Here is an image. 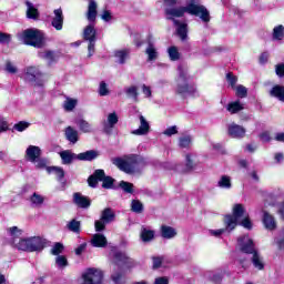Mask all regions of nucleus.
I'll list each match as a JSON object with an SVG mask.
<instances>
[{
    "label": "nucleus",
    "mask_w": 284,
    "mask_h": 284,
    "mask_svg": "<svg viewBox=\"0 0 284 284\" xmlns=\"http://www.w3.org/2000/svg\"><path fill=\"white\" fill-rule=\"evenodd\" d=\"M185 12L199 17L204 23H210V11L201 4V0H186L185 7L166 9L165 11L168 19L171 21H176V18L183 17Z\"/></svg>",
    "instance_id": "nucleus-1"
},
{
    "label": "nucleus",
    "mask_w": 284,
    "mask_h": 284,
    "mask_svg": "<svg viewBox=\"0 0 284 284\" xmlns=\"http://www.w3.org/2000/svg\"><path fill=\"white\" fill-rule=\"evenodd\" d=\"M8 234L12 239L13 246L21 252H41L45 247V240L41 236L19 239L23 231L17 226L9 227Z\"/></svg>",
    "instance_id": "nucleus-2"
},
{
    "label": "nucleus",
    "mask_w": 284,
    "mask_h": 284,
    "mask_svg": "<svg viewBox=\"0 0 284 284\" xmlns=\"http://www.w3.org/2000/svg\"><path fill=\"white\" fill-rule=\"evenodd\" d=\"M175 94L182 97V99H187V97H196L199 91H196V85L190 83V74H187V67L180 64L178 67V78L174 85Z\"/></svg>",
    "instance_id": "nucleus-3"
},
{
    "label": "nucleus",
    "mask_w": 284,
    "mask_h": 284,
    "mask_svg": "<svg viewBox=\"0 0 284 284\" xmlns=\"http://www.w3.org/2000/svg\"><path fill=\"white\" fill-rule=\"evenodd\" d=\"M111 161L115 168L120 169L121 172L125 174H139V172L145 168V159L135 154L124 158H113Z\"/></svg>",
    "instance_id": "nucleus-4"
},
{
    "label": "nucleus",
    "mask_w": 284,
    "mask_h": 284,
    "mask_svg": "<svg viewBox=\"0 0 284 284\" xmlns=\"http://www.w3.org/2000/svg\"><path fill=\"white\" fill-rule=\"evenodd\" d=\"M237 245L244 254H253L252 263L256 270H263L265 264L263 263V257L258 252H256V247L254 246V241L250 239V235L240 236L237 239Z\"/></svg>",
    "instance_id": "nucleus-5"
},
{
    "label": "nucleus",
    "mask_w": 284,
    "mask_h": 284,
    "mask_svg": "<svg viewBox=\"0 0 284 284\" xmlns=\"http://www.w3.org/2000/svg\"><path fill=\"white\" fill-rule=\"evenodd\" d=\"M19 41L24 45H32L33 48H43V33L38 29H26L17 34Z\"/></svg>",
    "instance_id": "nucleus-6"
},
{
    "label": "nucleus",
    "mask_w": 284,
    "mask_h": 284,
    "mask_svg": "<svg viewBox=\"0 0 284 284\" xmlns=\"http://www.w3.org/2000/svg\"><path fill=\"white\" fill-rule=\"evenodd\" d=\"M247 216L245 206L243 204H234L232 209V214L224 216V225L227 226V230H235L236 225Z\"/></svg>",
    "instance_id": "nucleus-7"
},
{
    "label": "nucleus",
    "mask_w": 284,
    "mask_h": 284,
    "mask_svg": "<svg viewBox=\"0 0 284 284\" xmlns=\"http://www.w3.org/2000/svg\"><path fill=\"white\" fill-rule=\"evenodd\" d=\"M24 79L38 88H43L47 81L45 74L39 70V67H28L24 70Z\"/></svg>",
    "instance_id": "nucleus-8"
},
{
    "label": "nucleus",
    "mask_w": 284,
    "mask_h": 284,
    "mask_svg": "<svg viewBox=\"0 0 284 284\" xmlns=\"http://www.w3.org/2000/svg\"><path fill=\"white\" fill-rule=\"evenodd\" d=\"M81 284H103V271L101 268H87L82 274Z\"/></svg>",
    "instance_id": "nucleus-9"
},
{
    "label": "nucleus",
    "mask_w": 284,
    "mask_h": 284,
    "mask_svg": "<svg viewBox=\"0 0 284 284\" xmlns=\"http://www.w3.org/2000/svg\"><path fill=\"white\" fill-rule=\"evenodd\" d=\"M83 38H84V41H89L88 57H93L94 45H97V29H94V24H89L84 28Z\"/></svg>",
    "instance_id": "nucleus-10"
},
{
    "label": "nucleus",
    "mask_w": 284,
    "mask_h": 284,
    "mask_svg": "<svg viewBox=\"0 0 284 284\" xmlns=\"http://www.w3.org/2000/svg\"><path fill=\"white\" fill-rule=\"evenodd\" d=\"M114 211H112V209H104L101 213V219L97 220L94 223L95 232H103V230H105V225L114 221Z\"/></svg>",
    "instance_id": "nucleus-11"
},
{
    "label": "nucleus",
    "mask_w": 284,
    "mask_h": 284,
    "mask_svg": "<svg viewBox=\"0 0 284 284\" xmlns=\"http://www.w3.org/2000/svg\"><path fill=\"white\" fill-rule=\"evenodd\" d=\"M201 163L199 154L191 152L185 155V166L181 169V165H178L175 170L178 172H190L191 170H196V166Z\"/></svg>",
    "instance_id": "nucleus-12"
},
{
    "label": "nucleus",
    "mask_w": 284,
    "mask_h": 284,
    "mask_svg": "<svg viewBox=\"0 0 284 284\" xmlns=\"http://www.w3.org/2000/svg\"><path fill=\"white\" fill-rule=\"evenodd\" d=\"M112 257L115 265L125 267H132V265H134V260L121 251H113Z\"/></svg>",
    "instance_id": "nucleus-13"
},
{
    "label": "nucleus",
    "mask_w": 284,
    "mask_h": 284,
    "mask_svg": "<svg viewBox=\"0 0 284 284\" xmlns=\"http://www.w3.org/2000/svg\"><path fill=\"white\" fill-rule=\"evenodd\" d=\"M140 125L138 129L131 131V134H134V136H145L146 134H150V122L145 119V116L140 115Z\"/></svg>",
    "instance_id": "nucleus-14"
},
{
    "label": "nucleus",
    "mask_w": 284,
    "mask_h": 284,
    "mask_svg": "<svg viewBox=\"0 0 284 284\" xmlns=\"http://www.w3.org/2000/svg\"><path fill=\"white\" fill-rule=\"evenodd\" d=\"M63 10L62 9H54L53 17L51 18V26L54 30H63Z\"/></svg>",
    "instance_id": "nucleus-15"
},
{
    "label": "nucleus",
    "mask_w": 284,
    "mask_h": 284,
    "mask_svg": "<svg viewBox=\"0 0 284 284\" xmlns=\"http://www.w3.org/2000/svg\"><path fill=\"white\" fill-rule=\"evenodd\" d=\"M227 132H229V136H231L232 139H243V136H245V128L236 124V123H231L227 126Z\"/></svg>",
    "instance_id": "nucleus-16"
},
{
    "label": "nucleus",
    "mask_w": 284,
    "mask_h": 284,
    "mask_svg": "<svg viewBox=\"0 0 284 284\" xmlns=\"http://www.w3.org/2000/svg\"><path fill=\"white\" fill-rule=\"evenodd\" d=\"M116 123H119V114H116V112L109 113L106 121H104V132L111 134Z\"/></svg>",
    "instance_id": "nucleus-17"
},
{
    "label": "nucleus",
    "mask_w": 284,
    "mask_h": 284,
    "mask_svg": "<svg viewBox=\"0 0 284 284\" xmlns=\"http://www.w3.org/2000/svg\"><path fill=\"white\" fill-rule=\"evenodd\" d=\"M145 54L148 57V61H156L159 59V51L152 41V37L148 39V47L145 49Z\"/></svg>",
    "instance_id": "nucleus-18"
},
{
    "label": "nucleus",
    "mask_w": 284,
    "mask_h": 284,
    "mask_svg": "<svg viewBox=\"0 0 284 284\" xmlns=\"http://www.w3.org/2000/svg\"><path fill=\"white\" fill-rule=\"evenodd\" d=\"M26 158L27 161H30L31 163L37 161V159L41 158V148L36 145H29L26 151Z\"/></svg>",
    "instance_id": "nucleus-19"
},
{
    "label": "nucleus",
    "mask_w": 284,
    "mask_h": 284,
    "mask_svg": "<svg viewBox=\"0 0 284 284\" xmlns=\"http://www.w3.org/2000/svg\"><path fill=\"white\" fill-rule=\"evenodd\" d=\"M90 243L92 247H106L108 246V237L101 233H95L92 235Z\"/></svg>",
    "instance_id": "nucleus-20"
},
{
    "label": "nucleus",
    "mask_w": 284,
    "mask_h": 284,
    "mask_svg": "<svg viewBox=\"0 0 284 284\" xmlns=\"http://www.w3.org/2000/svg\"><path fill=\"white\" fill-rule=\"evenodd\" d=\"M174 26L176 27L178 36L182 41L187 39V23L181 22L179 20H173Z\"/></svg>",
    "instance_id": "nucleus-21"
},
{
    "label": "nucleus",
    "mask_w": 284,
    "mask_h": 284,
    "mask_svg": "<svg viewBox=\"0 0 284 284\" xmlns=\"http://www.w3.org/2000/svg\"><path fill=\"white\" fill-rule=\"evenodd\" d=\"M73 203L78 205V207H82V209L90 207V199H88L81 193L73 194Z\"/></svg>",
    "instance_id": "nucleus-22"
},
{
    "label": "nucleus",
    "mask_w": 284,
    "mask_h": 284,
    "mask_svg": "<svg viewBox=\"0 0 284 284\" xmlns=\"http://www.w3.org/2000/svg\"><path fill=\"white\" fill-rule=\"evenodd\" d=\"M262 221L266 230H276V220H274V216H272V214L267 213L266 211L263 212Z\"/></svg>",
    "instance_id": "nucleus-23"
},
{
    "label": "nucleus",
    "mask_w": 284,
    "mask_h": 284,
    "mask_svg": "<svg viewBox=\"0 0 284 284\" xmlns=\"http://www.w3.org/2000/svg\"><path fill=\"white\" fill-rule=\"evenodd\" d=\"M77 156H78V154L73 153L70 150L60 152V159H62L63 165H70V163H72V161H78Z\"/></svg>",
    "instance_id": "nucleus-24"
},
{
    "label": "nucleus",
    "mask_w": 284,
    "mask_h": 284,
    "mask_svg": "<svg viewBox=\"0 0 284 284\" xmlns=\"http://www.w3.org/2000/svg\"><path fill=\"white\" fill-rule=\"evenodd\" d=\"M270 97H272L273 99H277V101L284 103V87L281 84L274 85L270 90Z\"/></svg>",
    "instance_id": "nucleus-25"
},
{
    "label": "nucleus",
    "mask_w": 284,
    "mask_h": 284,
    "mask_svg": "<svg viewBox=\"0 0 284 284\" xmlns=\"http://www.w3.org/2000/svg\"><path fill=\"white\" fill-rule=\"evenodd\" d=\"M104 176L103 170H95V172L88 179L90 187H97L99 181H102Z\"/></svg>",
    "instance_id": "nucleus-26"
},
{
    "label": "nucleus",
    "mask_w": 284,
    "mask_h": 284,
    "mask_svg": "<svg viewBox=\"0 0 284 284\" xmlns=\"http://www.w3.org/2000/svg\"><path fill=\"white\" fill-rule=\"evenodd\" d=\"M226 110L230 112V114H239V112L245 110V104L239 100L233 101L226 105Z\"/></svg>",
    "instance_id": "nucleus-27"
},
{
    "label": "nucleus",
    "mask_w": 284,
    "mask_h": 284,
    "mask_svg": "<svg viewBox=\"0 0 284 284\" xmlns=\"http://www.w3.org/2000/svg\"><path fill=\"white\" fill-rule=\"evenodd\" d=\"M87 19L90 23H94L97 21V1L89 0Z\"/></svg>",
    "instance_id": "nucleus-28"
},
{
    "label": "nucleus",
    "mask_w": 284,
    "mask_h": 284,
    "mask_svg": "<svg viewBox=\"0 0 284 284\" xmlns=\"http://www.w3.org/2000/svg\"><path fill=\"white\" fill-rule=\"evenodd\" d=\"M67 141L71 142L73 145L79 141V131L72 126H68L64 131Z\"/></svg>",
    "instance_id": "nucleus-29"
},
{
    "label": "nucleus",
    "mask_w": 284,
    "mask_h": 284,
    "mask_svg": "<svg viewBox=\"0 0 284 284\" xmlns=\"http://www.w3.org/2000/svg\"><path fill=\"white\" fill-rule=\"evenodd\" d=\"M140 239L143 243H150V241L154 239V231H152L150 227L142 226Z\"/></svg>",
    "instance_id": "nucleus-30"
},
{
    "label": "nucleus",
    "mask_w": 284,
    "mask_h": 284,
    "mask_svg": "<svg viewBox=\"0 0 284 284\" xmlns=\"http://www.w3.org/2000/svg\"><path fill=\"white\" fill-rule=\"evenodd\" d=\"M74 123L75 125H78L79 130L84 134H90V132H92V125L88 121L78 118L74 120Z\"/></svg>",
    "instance_id": "nucleus-31"
},
{
    "label": "nucleus",
    "mask_w": 284,
    "mask_h": 284,
    "mask_svg": "<svg viewBox=\"0 0 284 284\" xmlns=\"http://www.w3.org/2000/svg\"><path fill=\"white\" fill-rule=\"evenodd\" d=\"M48 174H54L59 182H62L65 176V171L60 166H47Z\"/></svg>",
    "instance_id": "nucleus-32"
},
{
    "label": "nucleus",
    "mask_w": 284,
    "mask_h": 284,
    "mask_svg": "<svg viewBox=\"0 0 284 284\" xmlns=\"http://www.w3.org/2000/svg\"><path fill=\"white\" fill-rule=\"evenodd\" d=\"M130 57V49H122L114 52V58L116 63H120V65H123L125 63V60Z\"/></svg>",
    "instance_id": "nucleus-33"
},
{
    "label": "nucleus",
    "mask_w": 284,
    "mask_h": 284,
    "mask_svg": "<svg viewBox=\"0 0 284 284\" xmlns=\"http://www.w3.org/2000/svg\"><path fill=\"white\" fill-rule=\"evenodd\" d=\"M99 156V152L94 150L85 151L78 154V161H94Z\"/></svg>",
    "instance_id": "nucleus-34"
},
{
    "label": "nucleus",
    "mask_w": 284,
    "mask_h": 284,
    "mask_svg": "<svg viewBox=\"0 0 284 284\" xmlns=\"http://www.w3.org/2000/svg\"><path fill=\"white\" fill-rule=\"evenodd\" d=\"M161 236L162 239H174V236H176V230H174V227L172 226H168V225H162L161 226Z\"/></svg>",
    "instance_id": "nucleus-35"
},
{
    "label": "nucleus",
    "mask_w": 284,
    "mask_h": 284,
    "mask_svg": "<svg viewBox=\"0 0 284 284\" xmlns=\"http://www.w3.org/2000/svg\"><path fill=\"white\" fill-rule=\"evenodd\" d=\"M28 19H39V10L30 1H26Z\"/></svg>",
    "instance_id": "nucleus-36"
},
{
    "label": "nucleus",
    "mask_w": 284,
    "mask_h": 284,
    "mask_svg": "<svg viewBox=\"0 0 284 284\" xmlns=\"http://www.w3.org/2000/svg\"><path fill=\"white\" fill-rule=\"evenodd\" d=\"M68 231L73 232V234H80L81 233V222L77 220H71L67 224Z\"/></svg>",
    "instance_id": "nucleus-37"
},
{
    "label": "nucleus",
    "mask_w": 284,
    "mask_h": 284,
    "mask_svg": "<svg viewBox=\"0 0 284 284\" xmlns=\"http://www.w3.org/2000/svg\"><path fill=\"white\" fill-rule=\"evenodd\" d=\"M30 201H31V204L33 207H41L43 205V202L45 201V199L43 197V195L33 193L30 197Z\"/></svg>",
    "instance_id": "nucleus-38"
},
{
    "label": "nucleus",
    "mask_w": 284,
    "mask_h": 284,
    "mask_svg": "<svg viewBox=\"0 0 284 284\" xmlns=\"http://www.w3.org/2000/svg\"><path fill=\"white\" fill-rule=\"evenodd\" d=\"M217 186L223 190H230L232 187V180L227 175H222L217 182Z\"/></svg>",
    "instance_id": "nucleus-39"
},
{
    "label": "nucleus",
    "mask_w": 284,
    "mask_h": 284,
    "mask_svg": "<svg viewBox=\"0 0 284 284\" xmlns=\"http://www.w3.org/2000/svg\"><path fill=\"white\" fill-rule=\"evenodd\" d=\"M273 39H274V41H283L284 27L282 24H280L273 29Z\"/></svg>",
    "instance_id": "nucleus-40"
},
{
    "label": "nucleus",
    "mask_w": 284,
    "mask_h": 284,
    "mask_svg": "<svg viewBox=\"0 0 284 284\" xmlns=\"http://www.w3.org/2000/svg\"><path fill=\"white\" fill-rule=\"evenodd\" d=\"M224 229H217V230H209V235L214 236L215 239H221L222 234H225V232L230 233L233 232L234 230H229L227 224H224Z\"/></svg>",
    "instance_id": "nucleus-41"
},
{
    "label": "nucleus",
    "mask_w": 284,
    "mask_h": 284,
    "mask_svg": "<svg viewBox=\"0 0 284 284\" xmlns=\"http://www.w3.org/2000/svg\"><path fill=\"white\" fill-rule=\"evenodd\" d=\"M192 141H193L192 135H183L179 140V145L180 148H185V149L192 148Z\"/></svg>",
    "instance_id": "nucleus-42"
},
{
    "label": "nucleus",
    "mask_w": 284,
    "mask_h": 284,
    "mask_svg": "<svg viewBox=\"0 0 284 284\" xmlns=\"http://www.w3.org/2000/svg\"><path fill=\"white\" fill-rule=\"evenodd\" d=\"M206 278H209V281H212L213 283H221V278H223V275H221L220 272H214V271H209L205 274Z\"/></svg>",
    "instance_id": "nucleus-43"
},
{
    "label": "nucleus",
    "mask_w": 284,
    "mask_h": 284,
    "mask_svg": "<svg viewBox=\"0 0 284 284\" xmlns=\"http://www.w3.org/2000/svg\"><path fill=\"white\" fill-rule=\"evenodd\" d=\"M111 278L114 284H124L125 283V275L121 271L114 272L111 275Z\"/></svg>",
    "instance_id": "nucleus-44"
},
{
    "label": "nucleus",
    "mask_w": 284,
    "mask_h": 284,
    "mask_svg": "<svg viewBox=\"0 0 284 284\" xmlns=\"http://www.w3.org/2000/svg\"><path fill=\"white\" fill-rule=\"evenodd\" d=\"M168 54L171 61H179V59H181V53H179V49L176 47H170L168 49Z\"/></svg>",
    "instance_id": "nucleus-45"
},
{
    "label": "nucleus",
    "mask_w": 284,
    "mask_h": 284,
    "mask_svg": "<svg viewBox=\"0 0 284 284\" xmlns=\"http://www.w3.org/2000/svg\"><path fill=\"white\" fill-rule=\"evenodd\" d=\"M131 211H133L135 214L143 213V203H141L139 200H132Z\"/></svg>",
    "instance_id": "nucleus-46"
},
{
    "label": "nucleus",
    "mask_w": 284,
    "mask_h": 284,
    "mask_svg": "<svg viewBox=\"0 0 284 284\" xmlns=\"http://www.w3.org/2000/svg\"><path fill=\"white\" fill-rule=\"evenodd\" d=\"M125 93L131 97V99H134V101H139V89L136 87L132 85L126 88Z\"/></svg>",
    "instance_id": "nucleus-47"
},
{
    "label": "nucleus",
    "mask_w": 284,
    "mask_h": 284,
    "mask_svg": "<svg viewBox=\"0 0 284 284\" xmlns=\"http://www.w3.org/2000/svg\"><path fill=\"white\" fill-rule=\"evenodd\" d=\"M102 187H104L105 190H110V187H112V185H114V179L110 178V176H102Z\"/></svg>",
    "instance_id": "nucleus-48"
},
{
    "label": "nucleus",
    "mask_w": 284,
    "mask_h": 284,
    "mask_svg": "<svg viewBox=\"0 0 284 284\" xmlns=\"http://www.w3.org/2000/svg\"><path fill=\"white\" fill-rule=\"evenodd\" d=\"M63 108L67 112H72V110H74V108H77V100L67 99V101L63 104Z\"/></svg>",
    "instance_id": "nucleus-49"
},
{
    "label": "nucleus",
    "mask_w": 284,
    "mask_h": 284,
    "mask_svg": "<svg viewBox=\"0 0 284 284\" xmlns=\"http://www.w3.org/2000/svg\"><path fill=\"white\" fill-rule=\"evenodd\" d=\"M55 265H58L60 270H63V267H68V258H65V256L63 255H58L55 257Z\"/></svg>",
    "instance_id": "nucleus-50"
},
{
    "label": "nucleus",
    "mask_w": 284,
    "mask_h": 284,
    "mask_svg": "<svg viewBox=\"0 0 284 284\" xmlns=\"http://www.w3.org/2000/svg\"><path fill=\"white\" fill-rule=\"evenodd\" d=\"M28 128H30V123L26 121H20L13 125V130L17 132H24V130H28Z\"/></svg>",
    "instance_id": "nucleus-51"
},
{
    "label": "nucleus",
    "mask_w": 284,
    "mask_h": 284,
    "mask_svg": "<svg viewBox=\"0 0 284 284\" xmlns=\"http://www.w3.org/2000/svg\"><path fill=\"white\" fill-rule=\"evenodd\" d=\"M120 187H122L123 191L126 192V194H132L134 192V185L130 182H120Z\"/></svg>",
    "instance_id": "nucleus-52"
},
{
    "label": "nucleus",
    "mask_w": 284,
    "mask_h": 284,
    "mask_svg": "<svg viewBox=\"0 0 284 284\" xmlns=\"http://www.w3.org/2000/svg\"><path fill=\"white\" fill-rule=\"evenodd\" d=\"M239 225H242V227H245V230H252V221L250 220V215L247 214L245 217H242Z\"/></svg>",
    "instance_id": "nucleus-53"
},
{
    "label": "nucleus",
    "mask_w": 284,
    "mask_h": 284,
    "mask_svg": "<svg viewBox=\"0 0 284 284\" xmlns=\"http://www.w3.org/2000/svg\"><path fill=\"white\" fill-rule=\"evenodd\" d=\"M99 94H100V97H108L110 94V90L108 89V84L103 81L100 82Z\"/></svg>",
    "instance_id": "nucleus-54"
},
{
    "label": "nucleus",
    "mask_w": 284,
    "mask_h": 284,
    "mask_svg": "<svg viewBox=\"0 0 284 284\" xmlns=\"http://www.w3.org/2000/svg\"><path fill=\"white\" fill-rule=\"evenodd\" d=\"M62 253H63V244L55 243L51 248V254H53V256H59V254H62Z\"/></svg>",
    "instance_id": "nucleus-55"
},
{
    "label": "nucleus",
    "mask_w": 284,
    "mask_h": 284,
    "mask_svg": "<svg viewBox=\"0 0 284 284\" xmlns=\"http://www.w3.org/2000/svg\"><path fill=\"white\" fill-rule=\"evenodd\" d=\"M236 97H239L240 99H245V97H247V88L243 87V85H237L236 87Z\"/></svg>",
    "instance_id": "nucleus-56"
},
{
    "label": "nucleus",
    "mask_w": 284,
    "mask_h": 284,
    "mask_svg": "<svg viewBox=\"0 0 284 284\" xmlns=\"http://www.w3.org/2000/svg\"><path fill=\"white\" fill-rule=\"evenodd\" d=\"M6 72H8L9 74H17V72H18L17 65H14V63L8 61L6 63Z\"/></svg>",
    "instance_id": "nucleus-57"
},
{
    "label": "nucleus",
    "mask_w": 284,
    "mask_h": 284,
    "mask_svg": "<svg viewBox=\"0 0 284 284\" xmlns=\"http://www.w3.org/2000/svg\"><path fill=\"white\" fill-rule=\"evenodd\" d=\"M41 59H45L47 61H49V63H52V61H54V52L52 51H45L40 53Z\"/></svg>",
    "instance_id": "nucleus-58"
},
{
    "label": "nucleus",
    "mask_w": 284,
    "mask_h": 284,
    "mask_svg": "<svg viewBox=\"0 0 284 284\" xmlns=\"http://www.w3.org/2000/svg\"><path fill=\"white\" fill-rule=\"evenodd\" d=\"M178 133H179V129H176V125L169 126L163 132V134H165V136H174V134H178Z\"/></svg>",
    "instance_id": "nucleus-59"
},
{
    "label": "nucleus",
    "mask_w": 284,
    "mask_h": 284,
    "mask_svg": "<svg viewBox=\"0 0 284 284\" xmlns=\"http://www.w3.org/2000/svg\"><path fill=\"white\" fill-rule=\"evenodd\" d=\"M32 163H34L36 168H38L39 170H43V168H45V165H48V161L45 159H40V158H38Z\"/></svg>",
    "instance_id": "nucleus-60"
},
{
    "label": "nucleus",
    "mask_w": 284,
    "mask_h": 284,
    "mask_svg": "<svg viewBox=\"0 0 284 284\" xmlns=\"http://www.w3.org/2000/svg\"><path fill=\"white\" fill-rule=\"evenodd\" d=\"M226 81H229L230 85L232 88H234V85H236V82L239 81V78H236V75H234L232 73H227L226 74Z\"/></svg>",
    "instance_id": "nucleus-61"
},
{
    "label": "nucleus",
    "mask_w": 284,
    "mask_h": 284,
    "mask_svg": "<svg viewBox=\"0 0 284 284\" xmlns=\"http://www.w3.org/2000/svg\"><path fill=\"white\" fill-rule=\"evenodd\" d=\"M102 21H105L106 23L112 21V12L110 10H104L101 14Z\"/></svg>",
    "instance_id": "nucleus-62"
},
{
    "label": "nucleus",
    "mask_w": 284,
    "mask_h": 284,
    "mask_svg": "<svg viewBox=\"0 0 284 284\" xmlns=\"http://www.w3.org/2000/svg\"><path fill=\"white\" fill-rule=\"evenodd\" d=\"M11 36L0 32V43H10Z\"/></svg>",
    "instance_id": "nucleus-63"
},
{
    "label": "nucleus",
    "mask_w": 284,
    "mask_h": 284,
    "mask_svg": "<svg viewBox=\"0 0 284 284\" xmlns=\"http://www.w3.org/2000/svg\"><path fill=\"white\" fill-rule=\"evenodd\" d=\"M277 77H284V63L277 64L275 68Z\"/></svg>",
    "instance_id": "nucleus-64"
}]
</instances>
